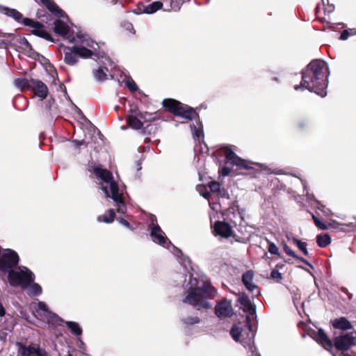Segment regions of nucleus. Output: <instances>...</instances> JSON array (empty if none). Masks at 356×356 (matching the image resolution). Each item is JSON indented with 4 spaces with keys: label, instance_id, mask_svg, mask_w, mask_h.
<instances>
[{
    "label": "nucleus",
    "instance_id": "nucleus-15",
    "mask_svg": "<svg viewBox=\"0 0 356 356\" xmlns=\"http://www.w3.org/2000/svg\"><path fill=\"white\" fill-rule=\"evenodd\" d=\"M213 233L216 236L227 238L232 236L233 231L229 223L217 221L213 226Z\"/></svg>",
    "mask_w": 356,
    "mask_h": 356
},
{
    "label": "nucleus",
    "instance_id": "nucleus-5",
    "mask_svg": "<svg viewBox=\"0 0 356 356\" xmlns=\"http://www.w3.org/2000/svg\"><path fill=\"white\" fill-rule=\"evenodd\" d=\"M76 40L75 42L81 43L92 49H89L82 45H74L73 46V49L77 54L78 58L81 57L83 58H88L95 56L98 59H105L110 66L113 65V62L108 57L105 56V53L104 51H97L99 45L97 43L95 42L88 35L77 33L76 34Z\"/></svg>",
    "mask_w": 356,
    "mask_h": 356
},
{
    "label": "nucleus",
    "instance_id": "nucleus-20",
    "mask_svg": "<svg viewBox=\"0 0 356 356\" xmlns=\"http://www.w3.org/2000/svg\"><path fill=\"white\" fill-rule=\"evenodd\" d=\"M254 273L252 270H248L242 277V281L248 290L253 291L257 289V285L253 283Z\"/></svg>",
    "mask_w": 356,
    "mask_h": 356
},
{
    "label": "nucleus",
    "instance_id": "nucleus-16",
    "mask_svg": "<svg viewBox=\"0 0 356 356\" xmlns=\"http://www.w3.org/2000/svg\"><path fill=\"white\" fill-rule=\"evenodd\" d=\"M31 89L34 94L40 98V99H45L49 92V90L46 84L38 79H32Z\"/></svg>",
    "mask_w": 356,
    "mask_h": 356
},
{
    "label": "nucleus",
    "instance_id": "nucleus-56",
    "mask_svg": "<svg viewBox=\"0 0 356 356\" xmlns=\"http://www.w3.org/2000/svg\"><path fill=\"white\" fill-rule=\"evenodd\" d=\"M272 80H273V81H277V82H279V81H280L279 79H278L277 77H276V76L273 77V78H272Z\"/></svg>",
    "mask_w": 356,
    "mask_h": 356
},
{
    "label": "nucleus",
    "instance_id": "nucleus-10",
    "mask_svg": "<svg viewBox=\"0 0 356 356\" xmlns=\"http://www.w3.org/2000/svg\"><path fill=\"white\" fill-rule=\"evenodd\" d=\"M238 302L241 305L243 310L248 313L246 316V323L248 327L250 332H251V337L248 339V346L250 347V350L254 353V347L252 345V339L254 338V333L252 332V328L251 325V318L254 317L256 314V308L255 306L252 304L250 298L245 294H242L238 298Z\"/></svg>",
    "mask_w": 356,
    "mask_h": 356
},
{
    "label": "nucleus",
    "instance_id": "nucleus-17",
    "mask_svg": "<svg viewBox=\"0 0 356 356\" xmlns=\"http://www.w3.org/2000/svg\"><path fill=\"white\" fill-rule=\"evenodd\" d=\"M64 61L67 65H75L78 62V56L75 51L72 47H64Z\"/></svg>",
    "mask_w": 356,
    "mask_h": 356
},
{
    "label": "nucleus",
    "instance_id": "nucleus-38",
    "mask_svg": "<svg viewBox=\"0 0 356 356\" xmlns=\"http://www.w3.org/2000/svg\"><path fill=\"white\" fill-rule=\"evenodd\" d=\"M312 219L314 220V224L319 229L325 230L327 229V226L325 223L322 222L316 216L312 214Z\"/></svg>",
    "mask_w": 356,
    "mask_h": 356
},
{
    "label": "nucleus",
    "instance_id": "nucleus-29",
    "mask_svg": "<svg viewBox=\"0 0 356 356\" xmlns=\"http://www.w3.org/2000/svg\"><path fill=\"white\" fill-rule=\"evenodd\" d=\"M316 243L321 248H325L331 243V238L328 234H318L316 236Z\"/></svg>",
    "mask_w": 356,
    "mask_h": 356
},
{
    "label": "nucleus",
    "instance_id": "nucleus-44",
    "mask_svg": "<svg viewBox=\"0 0 356 356\" xmlns=\"http://www.w3.org/2000/svg\"><path fill=\"white\" fill-rule=\"evenodd\" d=\"M35 356H50L49 354L42 348L36 347Z\"/></svg>",
    "mask_w": 356,
    "mask_h": 356
},
{
    "label": "nucleus",
    "instance_id": "nucleus-31",
    "mask_svg": "<svg viewBox=\"0 0 356 356\" xmlns=\"http://www.w3.org/2000/svg\"><path fill=\"white\" fill-rule=\"evenodd\" d=\"M108 216H107L106 215H102V216H99L97 217V220L99 222H106V223H111L112 222L113 220H114V218H115V211L113 209H110L108 211Z\"/></svg>",
    "mask_w": 356,
    "mask_h": 356
},
{
    "label": "nucleus",
    "instance_id": "nucleus-14",
    "mask_svg": "<svg viewBox=\"0 0 356 356\" xmlns=\"http://www.w3.org/2000/svg\"><path fill=\"white\" fill-rule=\"evenodd\" d=\"M215 312L219 318H227L234 314L231 301L224 300L218 302L215 307Z\"/></svg>",
    "mask_w": 356,
    "mask_h": 356
},
{
    "label": "nucleus",
    "instance_id": "nucleus-37",
    "mask_svg": "<svg viewBox=\"0 0 356 356\" xmlns=\"http://www.w3.org/2000/svg\"><path fill=\"white\" fill-rule=\"evenodd\" d=\"M125 85L131 92H136L138 90L137 85L131 79H128L126 80Z\"/></svg>",
    "mask_w": 356,
    "mask_h": 356
},
{
    "label": "nucleus",
    "instance_id": "nucleus-49",
    "mask_svg": "<svg viewBox=\"0 0 356 356\" xmlns=\"http://www.w3.org/2000/svg\"><path fill=\"white\" fill-rule=\"evenodd\" d=\"M296 259H298V260L301 261L302 262L306 264L307 266H309L310 268H313V266L306 259H305L304 258L302 257H300L299 256H298V257H296Z\"/></svg>",
    "mask_w": 356,
    "mask_h": 356
},
{
    "label": "nucleus",
    "instance_id": "nucleus-18",
    "mask_svg": "<svg viewBox=\"0 0 356 356\" xmlns=\"http://www.w3.org/2000/svg\"><path fill=\"white\" fill-rule=\"evenodd\" d=\"M46 8L54 14L55 16L58 17H63L65 13L62 9H60L53 0H40Z\"/></svg>",
    "mask_w": 356,
    "mask_h": 356
},
{
    "label": "nucleus",
    "instance_id": "nucleus-42",
    "mask_svg": "<svg viewBox=\"0 0 356 356\" xmlns=\"http://www.w3.org/2000/svg\"><path fill=\"white\" fill-rule=\"evenodd\" d=\"M199 322H200V319L197 316L189 317V318H187L184 320V323L191 324V325L196 324V323H198Z\"/></svg>",
    "mask_w": 356,
    "mask_h": 356
},
{
    "label": "nucleus",
    "instance_id": "nucleus-3",
    "mask_svg": "<svg viewBox=\"0 0 356 356\" xmlns=\"http://www.w3.org/2000/svg\"><path fill=\"white\" fill-rule=\"evenodd\" d=\"M188 295L183 302L193 305L197 309H209L211 305L204 298H213L217 296V291L211 283L202 280H197L190 275L188 284Z\"/></svg>",
    "mask_w": 356,
    "mask_h": 356
},
{
    "label": "nucleus",
    "instance_id": "nucleus-33",
    "mask_svg": "<svg viewBox=\"0 0 356 356\" xmlns=\"http://www.w3.org/2000/svg\"><path fill=\"white\" fill-rule=\"evenodd\" d=\"M29 286H30L29 292L31 295L39 296L42 293V288L38 284L33 283V281L26 288H27Z\"/></svg>",
    "mask_w": 356,
    "mask_h": 356
},
{
    "label": "nucleus",
    "instance_id": "nucleus-23",
    "mask_svg": "<svg viewBox=\"0 0 356 356\" xmlns=\"http://www.w3.org/2000/svg\"><path fill=\"white\" fill-rule=\"evenodd\" d=\"M332 325L334 328L341 330H346L352 328L351 323L344 317H341L333 320Z\"/></svg>",
    "mask_w": 356,
    "mask_h": 356
},
{
    "label": "nucleus",
    "instance_id": "nucleus-54",
    "mask_svg": "<svg viewBox=\"0 0 356 356\" xmlns=\"http://www.w3.org/2000/svg\"><path fill=\"white\" fill-rule=\"evenodd\" d=\"M141 163H142L141 160H140V161L137 163V170H141Z\"/></svg>",
    "mask_w": 356,
    "mask_h": 356
},
{
    "label": "nucleus",
    "instance_id": "nucleus-48",
    "mask_svg": "<svg viewBox=\"0 0 356 356\" xmlns=\"http://www.w3.org/2000/svg\"><path fill=\"white\" fill-rule=\"evenodd\" d=\"M334 6L332 4L330 5L329 3H327V6H325L324 11L325 13L330 14L334 11Z\"/></svg>",
    "mask_w": 356,
    "mask_h": 356
},
{
    "label": "nucleus",
    "instance_id": "nucleus-36",
    "mask_svg": "<svg viewBox=\"0 0 356 356\" xmlns=\"http://www.w3.org/2000/svg\"><path fill=\"white\" fill-rule=\"evenodd\" d=\"M241 334V328L238 325H234L230 331V334L234 340L236 341H239V338Z\"/></svg>",
    "mask_w": 356,
    "mask_h": 356
},
{
    "label": "nucleus",
    "instance_id": "nucleus-50",
    "mask_svg": "<svg viewBox=\"0 0 356 356\" xmlns=\"http://www.w3.org/2000/svg\"><path fill=\"white\" fill-rule=\"evenodd\" d=\"M120 222L124 226H126L127 227H130V224L129 223V222H127L126 220L123 219V218H120Z\"/></svg>",
    "mask_w": 356,
    "mask_h": 356
},
{
    "label": "nucleus",
    "instance_id": "nucleus-12",
    "mask_svg": "<svg viewBox=\"0 0 356 356\" xmlns=\"http://www.w3.org/2000/svg\"><path fill=\"white\" fill-rule=\"evenodd\" d=\"M22 24L24 26L33 28L32 34L46 40L54 42L52 37L45 31L44 26L42 23L26 17L23 19Z\"/></svg>",
    "mask_w": 356,
    "mask_h": 356
},
{
    "label": "nucleus",
    "instance_id": "nucleus-52",
    "mask_svg": "<svg viewBox=\"0 0 356 356\" xmlns=\"http://www.w3.org/2000/svg\"><path fill=\"white\" fill-rule=\"evenodd\" d=\"M186 263L190 264V260L188 257L184 258L183 260L181 261V264L185 266H186Z\"/></svg>",
    "mask_w": 356,
    "mask_h": 356
},
{
    "label": "nucleus",
    "instance_id": "nucleus-30",
    "mask_svg": "<svg viewBox=\"0 0 356 356\" xmlns=\"http://www.w3.org/2000/svg\"><path fill=\"white\" fill-rule=\"evenodd\" d=\"M209 148L205 143H199L194 147L195 156H204L208 154Z\"/></svg>",
    "mask_w": 356,
    "mask_h": 356
},
{
    "label": "nucleus",
    "instance_id": "nucleus-60",
    "mask_svg": "<svg viewBox=\"0 0 356 356\" xmlns=\"http://www.w3.org/2000/svg\"><path fill=\"white\" fill-rule=\"evenodd\" d=\"M121 128H122V129H125V127L122 126Z\"/></svg>",
    "mask_w": 356,
    "mask_h": 356
},
{
    "label": "nucleus",
    "instance_id": "nucleus-2",
    "mask_svg": "<svg viewBox=\"0 0 356 356\" xmlns=\"http://www.w3.org/2000/svg\"><path fill=\"white\" fill-rule=\"evenodd\" d=\"M92 170L99 179V184L106 197H111L113 200L119 214H124L127 212L123 195L125 186L120 187L114 180L112 173L106 169L96 166Z\"/></svg>",
    "mask_w": 356,
    "mask_h": 356
},
{
    "label": "nucleus",
    "instance_id": "nucleus-26",
    "mask_svg": "<svg viewBox=\"0 0 356 356\" xmlns=\"http://www.w3.org/2000/svg\"><path fill=\"white\" fill-rule=\"evenodd\" d=\"M163 6H165L164 11L175 10L177 11L180 9L181 3L179 0H162Z\"/></svg>",
    "mask_w": 356,
    "mask_h": 356
},
{
    "label": "nucleus",
    "instance_id": "nucleus-57",
    "mask_svg": "<svg viewBox=\"0 0 356 356\" xmlns=\"http://www.w3.org/2000/svg\"><path fill=\"white\" fill-rule=\"evenodd\" d=\"M215 152H213L211 154V156H215Z\"/></svg>",
    "mask_w": 356,
    "mask_h": 356
},
{
    "label": "nucleus",
    "instance_id": "nucleus-24",
    "mask_svg": "<svg viewBox=\"0 0 356 356\" xmlns=\"http://www.w3.org/2000/svg\"><path fill=\"white\" fill-rule=\"evenodd\" d=\"M163 2L161 1H154L151 3L144 6L143 13L146 14H154L156 11L162 9Z\"/></svg>",
    "mask_w": 356,
    "mask_h": 356
},
{
    "label": "nucleus",
    "instance_id": "nucleus-55",
    "mask_svg": "<svg viewBox=\"0 0 356 356\" xmlns=\"http://www.w3.org/2000/svg\"><path fill=\"white\" fill-rule=\"evenodd\" d=\"M202 195L205 198L209 199V197L210 196V193L209 192H206V193H203Z\"/></svg>",
    "mask_w": 356,
    "mask_h": 356
},
{
    "label": "nucleus",
    "instance_id": "nucleus-45",
    "mask_svg": "<svg viewBox=\"0 0 356 356\" xmlns=\"http://www.w3.org/2000/svg\"><path fill=\"white\" fill-rule=\"evenodd\" d=\"M284 250L289 256L293 257H298V255L293 252L287 245H284Z\"/></svg>",
    "mask_w": 356,
    "mask_h": 356
},
{
    "label": "nucleus",
    "instance_id": "nucleus-11",
    "mask_svg": "<svg viewBox=\"0 0 356 356\" xmlns=\"http://www.w3.org/2000/svg\"><path fill=\"white\" fill-rule=\"evenodd\" d=\"M35 307V315L48 324L58 325L62 320L56 314L51 312L47 305L42 301H38Z\"/></svg>",
    "mask_w": 356,
    "mask_h": 356
},
{
    "label": "nucleus",
    "instance_id": "nucleus-4",
    "mask_svg": "<svg viewBox=\"0 0 356 356\" xmlns=\"http://www.w3.org/2000/svg\"><path fill=\"white\" fill-rule=\"evenodd\" d=\"M162 104L163 107L175 115L181 117L184 119L191 120L197 117V119L195 120V122L191 124V129L195 140L199 139L202 136V124L200 122L198 115L193 108L186 105H184L179 102L172 99H163Z\"/></svg>",
    "mask_w": 356,
    "mask_h": 356
},
{
    "label": "nucleus",
    "instance_id": "nucleus-21",
    "mask_svg": "<svg viewBox=\"0 0 356 356\" xmlns=\"http://www.w3.org/2000/svg\"><path fill=\"white\" fill-rule=\"evenodd\" d=\"M18 353L22 356H35L36 347L33 346H25L20 342H17Z\"/></svg>",
    "mask_w": 356,
    "mask_h": 356
},
{
    "label": "nucleus",
    "instance_id": "nucleus-13",
    "mask_svg": "<svg viewBox=\"0 0 356 356\" xmlns=\"http://www.w3.org/2000/svg\"><path fill=\"white\" fill-rule=\"evenodd\" d=\"M54 31L56 33L61 35L63 38L67 40L70 42L76 40V34L71 32L69 26L60 19H56L54 22Z\"/></svg>",
    "mask_w": 356,
    "mask_h": 356
},
{
    "label": "nucleus",
    "instance_id": "nucleus-47",
    "mask_svg": "<svg viewBox=\"0 0 356 356\" xmlns=\"http://www.w3.org/2000/svg\"><path fill=\"white\" fill-rule=\"evenodd\" d=\"M147 115V113L146 112H141L140 111L138 113L137 117L142 121L146 122L148 120L147 119L146 116Z\"/></svg>",
    "mask_w": 356,
    "mask_h": 356
},
{
    "label": "nucleus",
    "instance_id": "nucleus-41",
    "mask_svg": "<svg viewBox=\"0 0 356 356\" xmlns=\"http://www.w3.org/2000/svg\"><path fill=\"white\" fill-rule=\"evenodd\" d=\"M268 252L275 255L279 254V249L277 245L273 243H270L268 246Z\"/></svg>",
    "mask_w": 356,
    "mask_h": 356
},
{
    "label": "nucleus",
    "instance_id": "nucleus-6",
    "mask_svg": "<svg viewBox=\"0 0 356 356\" xmlns=\"http://www.w3.org/2000/svg\"><path fill=\"white\" fill-rule=\"evenodd\" d=\"M314 339L325 348H331L333 346L339 350H346L354 344L355 337L353 333L346 334L335 337L334 344L327 337L323 329H318Z\"/></svg>",
    "mask_w": 356,
    "mask_h": 356
},
{
    "label": "nucleus",
    "instance_id": "nucleus-28",
    "mask_svg": "<svg viewBox=\"0 0 356 356\" xmlns=\"http://www.w3.org/2000/svg\"><path fill=\"white\" fill-rule=\"evenodd\" d=\"M106 72H108L107 67L100 66L98 69L93 70V76L96 81H103L107 79Z\"/></svg>",
    "mask_w": 356,
    "mask_h": 356
},
{
    "label": "nucleus",
    "instance_id": "nucleus-22",
    "mask_svg": "<svg viewBox=\"0 0 356 356\" xmlns=\"http://www.w3.org/2000/svg\"><path fill=\"white\" fill-rule=\"evenodd\" d=\"M236 152H238L237 147L233 145H221L217 149V156H237Z\"/></svg>",
    "mask_w": 356,
    "mask_h": 356
},
{
    "label": "nucleus",
    "instance_id": "nucleus-32",
    "mask_svg": "<svg viewBox=\"0 0 356 356\" xmlns=\"http://www.w3.org/2000/svg\"><path fill=\"white\" fill-rule=\"evenodd\" d=\"M66 325L70 329L71 332L74 334H75L76 336L81 334L82 329L81 328V327L79 326V325L77 323L72 322V321H67Z\"/></svg>",
    "mask_w": 356,
    "mask_h": 356
},
{
    "label": "nucleus",
    "instance_id": "nucleus-34",
    "mask_svg": "<svg viewBox=\"0 0 356 356\" xmlns=\"http://www.w3.org/2000/svg\"><path fill=\"white\" fill-rule=\"evenodd\" d=\"M292 241L293 243V244L296 245L297 247L298 248V249L302 252V253L305 255V256H307L309 254V252H308V250L307 249V244L305 242H302L300 240L296 238H292Z\"/></svg>",
    "mask_w": 356,
    "mask_h": 356
},
{
    "label": "nucleus",
    "instance_id": "nucleus-27",
    "mask_svg": "<svg viewBox=\"0 0 356 356\" xmlns=\"http://www.w3.org/2000/svg\"><path fill=\"white\" fill-rule=\"evenodd\" d=\"M32 79H28L26 78H18L15 80L14 83L15 87L23 91L26 89L31 88Z\"/></svg>",
    "mask_w": 356,
    "mask_h": 356
},
{
    "label": "nucleus",
    "instance_id": "nucleus-46",
    "mask_svg": "<svg viewBox=\"0 0 356 356\" xmlns=\"http://www.w3.org/2000/svg\"><path fill=\"white\" fill-rule=\"evenodd\" d=\"M139 109L137 106L136 105H131L130 107V109L129 111V114L127 115H136L139 112Z\"/></svg>",
    "mask_w": 356,
    "mask_h": 356
},
{
    "label": "nucleus",
    "instance_id": "nucleus-9",
    "mask_svg": "<svg viewBox=\"0 0 356 356\" xmlns=\"http://www.w3.org/2000/svg\"><path fill=\"white\" fill-rule=\"evenodd\" d=\"M149 228L150 229V237L153 242L166 248H168L169 246L172 245L173 249L176 250L177 252L175 254L177 257H179L178 254H181V251L172 245L170 241L167 238L165 234L158 225L157 220L154 216H150Z\"/></svg>",
    "mask_w": 356,
    "mask_h": 356
},
{
    "label": "nucleus",
    "instance_id": "nucleus-25",
    "mask_svg": "<svg viewBox=\"0 0 356 356\" xmlns=\"http://www.w3.org/2000/svg\"><path fill=\"white\" fill-rule=\"evenodd\" d=\"M127 122L131 128L135 130L142 129L143 127V122L141 121L136 115H127Z\"/></svg>",
    "mask_w": 356,
    "mask_h": 356
},
{
    "label": "nucleus",
    "instance_id": "nucleus-53",
    "mask_svg": "<svg viewBox=\"0 0 356 356\" xmlns=\"http://www.w3.org/2000/svg\"><path fill=\"white\" fill-rule=\"evenodd\" d=\"M273 173H275V174H277V175H281V174H284V172L282 171V170H278V169H275L272 171Z\"/></svg>",
    "mask_w": 356,
    "mask_h": 356
},
{
    "label": "nucleus",
    "instance_id": "nucleus-43",
    "mask_svg": "<svg viewBox=\"0 0 356 356\" xmlns=\"http://www.w3.org/2000/svg\"><path fill=\"white\" fill-rule=\"evenodd\" d=\"M270 276L273 279H275L277 281H280L282 278V274L277 270H272Z\"/></svg>",
    "mask_w": 356,
    "mask_h": 356
},
{
    "label": "nucleus",
    "instance_id": "nucleus-39",
    "mask_svg": "<svg viewBox=\"0 0 356 356\" xmlns=\"http://www.w3.org/2000/svg\"><path fill=\"white\" fill-rule=\"evenodd\" d=\"M220 184L218 181H212L209 183V187L212 192H218L220 189Z\"/></svg>",
    "mask_w": 356,
    "mask_h": 356
},
{
    "label": "nucleus",
    "instance_id": "nucleus-40",
    "mask_svg": "<svg viewBox=\"0 0 356 356\" xmlns=\"http://www.w3.org/2000/svg\"><path fill=\"white\" fill-rule=\"evenodd\" d=\"M122 26L126 31H127L131 34H132V35L135 34V30H134V26L131 23L129 22H124Z\"/></svg>",
    "mask_w": 356,
    "mask_h": 356
},
{
    "label": "nucleus",
    "instance_id": "nucleus-1",
    "mask_svg": "<svg viewBox=\"0 0 356 356\" xmlns=\"http://www.w3.org/2000/svg\"><path fill=\"white\" fill-rule=\"evenodd\" d=\"M328 75L329 68L327 63L322 60H314L302 71L300 84L296 85L294 89H307L324 97L327 95Z\"/></svg>",
    "mask_w": 356,
    "mask_h": 356
},
{
    "label": "nucleus",
    "instance_id": "nucleus-7",
    "mask_svg": "<svg viewBox=\"0 0 356 356\" xmlns=\"http://www.w3.org/2000/svg\"><path fill=\"white\" fill-rule=\"evenodd\" d=\"M99 135V131L97 135L95 131L93 133L89 132L88 134H85V137L82 140H73L72 141V147L79 149H90V155L99 154L103 148V140Z\"/></svg>",
    "mask_w": 356,
    "mask_h": 356
},
{
    "label": "nucleus",
    "instance_id": "nucleus-51",
    "mask_svg": "<svg viewBox=\"0 0 356 356\" xmlns=\"http://www.w3.org/2000/svg\"><path fill=\"white\" fill-rule=\"evenodd\" d=\"M6 314L5 309L2 305V303L0 302V316H3Z\"/></svg>",
    "mask_w": 356,
    "mask_h": 356
},
{
    "label": "nucleus",
    "instance_id": "nucleus-8",
    "mask_svg": "<svg viewBox=\"0 0 356 356\" xmlns=\"http://www.w3.org/2000/svg\"><path fill=\"white\" fill-rule=\"evenodd\" d=\"M225 165L219 169L220 177H225L232 171L240 170H250L253 168L254 163L242 159L241 157H225Z\"/></svg>",
    "mask_w": 356,
    "mask_h": 356
},
{
    "label": "nucleus",
    "instance_id": "nucleus-58",
    "mask_svg": "<svg viewBox=\"0 0 356 356\" xmlns=\"http://www.w3.org/2000/svg\"><path fill=\"white\" fill-rule=\"evenodd\" d=\"M25 43H26L27 45H28V44H29V42H28L26 40Z\"/></svg>",
    "mask_w": 356,
    "mask_h": 356
},
{
    "label": "nucleus",
    "instance_id": "nucleus-35",
    "mask_svg": "<svg viewBox=\"0 0 356 356\" xmlns=\"http://www.w3.org/2000/svg\"><path fill=\"white\" fill-rule=\"evenodd\" d=\"M356 35V30L355 29H344L340 35L339 40H347L350 36Z\"/></svg>",
    "mask_w": 356,
    "mask_h": 356
},
{
    "label": "nucleus",
    "instance_id": "nucleus-19",
    "mask_svg": "<svg viewBox=\"0 0 356 356\" xmlns=\"http://www.w3.org/2000/svg\"><path fill=\"white\" fill-rule=\"evenodd\" d=\"M0 9L3 14L12 17L17 22L22 24L24 18L22 17V15L18 10L2 6H0Z\"/></svg>",
    "mask_w": 356,
    "mask_h": 356
},
{
    "label": "nucleus",
    "instance_id": "nucleus-59",
    "mask_svg": "<svg viewBox=\"0 0 356 356\" xmlns=\"http://www.w3.org/2000/svg\"><path fill=\"white\" fill-rule=\"evenodd\" d=\"M102 63H103L104 66H105L106 63H104V60H102Z\"/></svg>",
    "mask_w": 356,
    "mask_h": 356
}]
</instances>
